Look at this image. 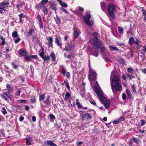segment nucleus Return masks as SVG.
<instances>
[{"instance_id":"nucleus-1","label":"nucleus","mask_w":146,"mask_h":146,"mask_svg":"<svg viewBox=\"0 0 146 146\" xmlns=\"http://www.w3.org/2000/svg\"><path fill=\"white\" fill-rule=\"evenodd\" d=\"M115 70L111 72L110 76L111 85V89L114 95H118L122 90V86L120 82V78L117 75H115Z\"/></svg>"},{"instance_id":"nucleus-2","label":"nucleus","mask_w":146,"mask_h":146,"mask_svg":"<svg viewBox=\"0 0 146 146\" xmlns=\"http://www.w3.org/2000/svg\"><path fill=\"white\" fill-rule=\"evenodd\" d=\"M95 92L97 95L102 103L104 104L106 108H108L110 105V102L109 100L104 97V95L101 90L97 87L96 86H94Z\"/></svg>"},{"instance_id":"nucleus-3","label":"nucleus","mask_w":146,"mask_h":146,"mask_svg":"<svg viewBox=\"0 0 146 146\" xmlns=\"http://www.w3.org/2000/svg\"><path fill=\"white\" fill-rule=\"evenodd\" d=\"M98 43V45L94 43V49H100V52L102 53L103 58L104 59L107 58L110 55L109 52L106 50L104 45L102 42L99 41Z\"/></svg>"},{"instance_id":"nucleus-4","label":"nucleus","mask_w":146,"mask_h":146,"mask_svg":"<svg viewBox=\"0 0 146 146\" xmlns=\"http://www.w3.org/2000/svg\"><path fill=\"white\" fill-rule=\"evenodd\" d=\"M108 11L110 15L113 18L114 17V14L117 12V7L112 4L110 3L108 6Z\"/></svg>"},{"instance_id":"nucleus-5","label":"nucleus","mask_w":146,"mask_h":146,"mask_svg":"<svg viewBox=\"0 0 146 146\" xmlns=\"http://www.w3.org/2000/svg\"><path fill=\"white\" fill-rule=\"evenodd\" d=\"M90 74L89 75V78L90 82L91 85H93V81L95 82L97 74L96 72L93 69L90 68Z\"/></svg>"},{"instance_id":"nucleus-6","label":"nucleus","mask_w":146,"mask_h":146,"mask_svg":"<svg viewBox=\"0 0 146 146\" xmlns=\"http://www.w3.org/2000/svg\"><path fill=\"white\" fill-rule=\"evenodd\" d=\"M9 2L6 0H4L0 3V13H2L4 9L9 6Z\"/></svg>"},{"instance_id":"nucleus-7","label":"nucleus","mask_w":146,"mask_h":146,"mask_svg":"<svg viewBox=\"0 0 146 146\" xmlns=\"http://www.w3.org/2000/svg\"><path fill=\"white\" fill-rule=\"evenodd\" d=\"M91 16L89 14H86L84 17V21L87 25L90 26H92L93 25L94 23L93 21H89L90 18Z\"/></svg>"},{"instance_id":"nucleus-8","label":"nucleus","mask_w":146,"mask_h":146,"mask_svg":"<svg viewBox=\"0 0 146 146\" xmlns=\"http://www.w3.org/2000/svg\"><path fill=\"white\" fill-rule=\"evenodd\" d=\"M54 39L55 43L60 48H62V43L61 39L59 36H55Z\"/></svg>"},{"instance_id":"nucleus-9","label":"nucleus","mask_w":146,"mask_h":146,"mask_svg":"<svg viewBox=\"0 0 146 146\" xmlns=\"http://www.w3.org/2000/svg\"><path fill=\"white\" fill-rule=\"evenodd\" d=\"M74 30V40L76 39L80 35V32L79 29L74 27L73 28Z\"/></svg>"},{"instance_id":"nucleus-10","label":"nucleus","mask_w":146,"mask_h":146,"mask_svg":"<svg viewBox=\"0 0 146 146\" xmlns=\"http://www.w3.org/2000/svg\"><path fill=\"white\" fill-rule=\"evenodd\" d=\"M93 35L95 37L96 39L97 40L96 41H94V42H93V47L94 48V43H95V44H96L97 45H98V42L99 41H100V42H101L100 40L98 39V35L97 33L96 32L94 33H93Z\"/></svg>"},{"instance_id":"nucleus-11","label":"nucleus","mask_w":146,"mask_h":146,"mask_svg":"<svg viewBox=\"0 0 146 146\" xmlns=\"http://www.w3.org/2000/svg\"><path fill=\"white\" fill-rule=\"evenodd\" d=\"M80 116L83 119H91V116L88 113L83 114L80 113Z\"/></svg>"},{"instance_id":"nucleus-12","label":"nucleus","mask_w":146,"mask_h":146,"mask_svg":"<svg viewBox=\"0 0 146 146\" xmlns=\"http://www.w3.org/2000/svg\"><path fill=\"white\" fill-rule=\"evenodd\" d=\"M48 42V44L49 47H52V42L53 38L52 36H49L46 38Z\"/></svg>"},{"instance_id":"nucleus-13","label":"nucleus","mask_w":146,"mask_h":146,"mask_svg":"<svg viewBox=\"0 0 146 146\" xmlns=\"http://www.w3.org/2000/svg\"><path fill=\"white\" fill-rule=\"evenodd\" d=\"M48 2V0H42L37 5L38 8H40V6L46 7L45 5Z\"/></svg>"},{"instance_id":"nucleus-14","label":"nucleus","mask_w":146,"mask_h":146,"mask_svg":"<svg viewBox=\"0 0 146 146\" xmlns=\"http://www.w3.org/2000/svg\"><path fill=\"white\" fill-rule=\"evenodd\" d=\"M109 49L111 51H115V52H118L119 49L115 45H110L109 46Z\"/></svg>"},{"instance_id":"nucleus-15","label":"nucleus","mask_w":146,"mask_h":146,"mask_svg":"<svg viewBox=\"0 0 146 146\" xmlns=\"http://www.w3.org/2000/svg\"><path fill=\"white\" fill-rule=\"evenodd\" d=\"M19 53L20 56H25L28 54L27 52L25 50L21 49L19 50Z\"/></svg>"},{"instance_id":"nucleus-16","label":"nucleus","mask_w":146,"mask_h":146,"mask_svg":"<svg viewBox=\"0 0 146 146\" xmlns=\"http://www.w3.org/2000/svg\"><path fill=\"white\" fill-rule=\"evenodd\" d=\"M36 30V29L34 28H32L30 29L29 31L28 35L29 37L32 36L33 34H35V31Z\"/></svg>"},{"instance_id":"nucleus-17","label":"nucleus","mask_w":146,"mask_h":146,"mask_svg":"<svg viewBox=\"0 0 146 146\" xmlns=\"http://www.w3.org/2000/svg\"><path fill=\"white\" fill-rule=\"evenodd\" d=\"M9 93L7 92H5L3 93L2 96L3 98L5 100H7L8 98L11 97L9 94Z\"/></svg>"},{"instance_id":"nucleus-18","label":"nucleus","mask_w":146,"mask_h":146,"mask_svg":"<svg viewBox=\"0 0 146 146\" xmlns=\"http://www.w3.org/2000/svg\"><path fill=\"white\" fill-rule=\"evenodd\" d=\"M39 8L42 9L44 15H47V14L48 13V9H47V6L43 7L40 6V8Z\"/></svg>"},{"instance_id":"nucleus-19","label":"nucleus","mask_w":146,"mask_h":146,"mask_svg":"<svg viewBox=\"0 0 146 146\" xmlns=\"http://www.w3.org/2000/svg\"><path fill=\"white\" fill-rule=\"evenodd\" d=\"M44 143L46 145L50 146H57L54 143H53L52 141H45Z\"/></svg>"},{"instance_id":"nucleus-20","label":"nucleus","mask_w":146,"mask_h":146,"mask_svg":"<svg viewBox=\"0 0 146 146\" xmlns=\"http://www.w3.org/2000/svg\"><path fill=\"white\" fill-rule=\"evenodd\" d=\"M44 46H43L40 49V50L38 51V52L39 53V54L40 56L41 57L42 56H44V49L43 48Z\"/></svg>"},{"instance_id":"nucleus-21","label":"nucleus","mask_w":146,"mask_h":146,"mask_svg":"<svg viewBox=\"0 0 146 146\" xmlns=\"http://www.w3.org/2000/svg\"><path fill=\"white\" fill-rule=\"evenodd\" d=\"M50 98V96H48L47 97V98L46 99V100L43 102V103L46 106L49 105L50 104V102H49Z\"/></svg>"},{"instance_id":"nucleus-22","label":"nucleus","mask_w":146,"mask_h":146,"mask_svg":"<svg viewBox=\"0 0 146 146\" xmlns=\"http://www.w3.org/2000/svg\"><path fill=\"white\" fill-rule=\"evenodd\" d=\"M7 88V89L9 92L8 93H10L13 91V87L11 86L9 84H8L6 85Z\"/></svg>"},{"instance_id":"nucleus-23","label":"nucleus","mask_w":146,"mask_h":146,"mask_svg":"<svg viewBox=\"0 0 146 146\" xmlns=\"http://www.w3.org/2000/svg\"><path fill=\"white\" fill-rule=\"evenodd\" d=\"M50 8L54 11H56L57 10L56 6L54 3H50Z\"/></svg>"},{"instance_id":"nucleus-24","label":"nucleus","mask_w":146,"mask_h":146,"mask_svg":"<svg viewBox=\"0 0 146 146\" xmlns=\"http://www.w3.org/2000/svg\"><path fill=\"white\" fill-rule=\"evenodd\" d=\"M19 36L18 33L17 31H13L12 35V36L13 38H15Z\"/></svg>"},{"instance_id":"nucleus-25","label":"nucleus","mask_w":146,"mask_h":146,"mask_svg":"<svg viewBox=\"0 0 146 146\" xmlns=\"http://www.w3.org/2000/svg\"><path fill=\"white\" fill-rule=\"evenodd\" d=\"M134 41L133 38L132 37H130L129 41V44L132 45L133 44H134Z\"/></svg>"},{"instance_id":"nucleus-26","label":"nucleus","mask_w":146,"mask_h":146,"mask_svg":"<svg viewBox=\"0 0 146 146\" xmlns=\"http://www.w3.org/2000/svg\"><path fill=\"white\" fill-rule=\"evenodd\" d=\"M24 58L27 62L31 61V56L26 55L24 56Z\"/></svg>"},{"instance_id":"nucleus-27","label":"nucleus","mask_w":146,"mask_h":146,"mask_svg":"<svg viewBox=\"0 0 146 146\" xmlns=\"http://www.w3.org/2000/svg\"><path fill=\"white\" fill-rule=\"evenodd\" d=\"M101 7L103 11H104L106 10V7L104 2H102L101 3Z\"/></svg>"},{"instance_id":"nucleus-28","label":"nucleus","mask_w":146,"mask_h":146,"mask_svg":"<svg viewBox=\"0 0 146 146\" xmlns=\"http://www.w3.org/2000/svg\"><path fill=\"white\" fill-rule=\"evenodd\" d=\"M41 58L44 60V61L49 60L50 59V57L48 55H44Z\"/></svg>"},{"instance_id":"nucleus-29","label":"nucleus","mask_w":146,"mask_h":146,"mask_svg":"<svg viewBox=\"0 0 146 146\" xmlns=\"http://www.w3.org/2000/svg\"><path fill=\"white\" fill-rule=\"evenodd\" d=\"M76 104L78 106V108H81L82 106L80 104V102L79 101V100L78 99H76Z\"/></svg>"},{"instance_id":"nucleus-30","label":"nucleus","mask_w":146,"mask_h":146,"mask_svg":"<svg viewBox=\"0 0 146 146\" xmlns=\"http://www.w3.org/2000/svg\"><path fill=\"white\" fill-rule=\"evenodd\" d=\"M126 92L127 96L129 97H131L132 96V94L130 92V91L128 89H127L126 90Z\"/></svg>"},{"instance_id":"nucleus-31","label":"nucleus","mask_w":146,"mask_h":146,"mask_svg":"<svg viewBox=\"0 0 146 146\" xmlns=\"http://www.w3.org/2000/svg\"><path fill=\"white\" fill-rule=\"evenodd\" d=\"M60 5L63 7H66L68 6L67 4L63 1H61L60 3Z\"/></svg>"},{"instance_id":"nucleus-32","label":"nucleus","mask_w":146,"mask_h":146,"mask_svg":"<svg viewBox=\"0 0 146 146\" xmlns=\"http://www.w3.org/2000/svg\"><path fill=\"white\" fill-rule=\"evenodd\" d=\"M45 97V95L43 94L39 96V100L40 101H42L43 100Z\"/></svg>"},{"instance_id":"nucleus-33","label":"nucleus","mask_w":146,"mask_h":146,"mask_svg":"<svg viewBox=\"0 0 146 146\" xmlns=\"http://www.w3.org/2000/svg\"><path fill=\"white\" fill-rule=\"evenodd\" d=\"M30 101L31 102L33 103H35L36 101L35 96H32L31 98L30 99Z\"/></svg>"},{"instance_id":"nucleus-34","label":"nucleus","mask_w":146,"mask_h":146,"mask_svg":"<svg viewBox=\"0 0 146 146\" xmlns=\"http://www.w3.org/2000/svg\"><path fill=\"white\" fill-rule=\"evenodd\" d=\"M26 143L27 145H29L31 144V139L30 138H26Z\"/></svg>"},{"instance_id":"nucleus-35","label":"nucleus","mask_w":146,"mask_h":146,"mask_svg":"<svg viewBox=\"0 0 146 146\" xmlns=\"http://www.w3.org/2000/svg\"><path fill=\"white\" fill-rule=\"evenodd\" d=\"M117 60L121 63H125V60L121 58L118 57Z\"/></svg>"},{"instance_id":"nucleus-36","label":"nucleus","mask_w":146,"mask_h":146,"mask_svg":"<svg viewBox=\"0 0 146 146\" xmlns=\"http://www.w3.org/2000/svg\"><path fill=\"white\" fill-rule=\"evenodd\" d=\"M50 56L52 58V60L53 61H54L55 60V56L54 54L53 53H51L50 54Z\"/></svg>"},{"instance_id":"nucleus-37","label":"nucleus","mask_w":146,"mask_h":146,"mask_svg":"<svg viewBox=\"0 0 146 146\" xmlns=\"http://www.w3.org/2000/svg\"><path fill=\"white\" fill-rule=\"evenodd\" d=\"M56 19L55 21L57 24H60V18L58 17V16H56Z\"/></svg>"},{"instance_id":"nucleus-38","label":"nucleus","mask_w":146,"mask_h":146,"mask_svg":"<svg viewBox=\"0 0 146 146\" xmlns=\"http://www.w3.org/2000/svg\"><path fill=\"white\" fill-rule=\"evenodd\" d=\"M0 39H1L2 42L1 43V45H3L5 43V39L1 36H0Z\"/></svg>"},{"instance_id":"nucleus-39","label":"nucleus","mask_w":146,"mask_h":146,"mask_svg":"<svg viewBox=\"0 0 146 146\" xmlns=\"http://www.w3.org/2000/svg\"><path fill=\"white\" fill-rule=\"evenodd\" d=\"M90 103L96 106V104L94 100L92 99H90L89 100Z\"/></svg>"},{"instance_id":"nucleus-40","label":"nucleus","mask_w":146,"mask_h":146,"mask_svg":"<svg viewBox=\"0 0 146 146\" xmlns=\"http://www.w3.org/2000/svg\"><path fill=\"white\" fill-rule=\"evenodd\" d=\"M72 46H69V48L65 47V48H64L63 50H66L67 51H69L72 48Z\"/></svg>"},{"instance_id":"nucleus-41","label":"nucleus","mask_w":146,"mask_h":146,"mask_svg":"<svg viewBox=\"0 0 146 146\" xmlns=\"http://www.w3.org/2000/svg\"><path fill=\"white\" fill-rule=\"evenodd\" d=\"M119 32L120 34H122L123 33V31L122 27H119L118 29Z\"/></svg>"},{"instance_id":"nucleus-42","label":"nucleus","mask_w":146,"mask_h":146,"mask_svg":"<svg viewBox=\"0 0 146 146\" xmlns=\"http://www.w3.org/2000/svg\"><path fill=\"white\" fill-rule=\"evenodd\" d=\"M21 88H19L18 89L16 93V95L17 96H20V94L21 92Z\"/></svg>"},{"instance_id":"nucleus-43","label":"nucleus","mask_w":146,"mask_h":146,"mask_svg":"<svg viewBox=\"0 0 146 146\" xmlns=\"http://www.w3.org/2000/svg\"><path fill=\"white\" fill-rule=\"evenodd\" d=\"M92 54L96 57H98V53L96 52H94L93 51L92 52V54Z\"/></svg>"},{"instance_id":"nucleus-44","label":"nucleus","mask_w":146,"mask_h":146,"mask_svg":"<svg viewBox=\"0 0 146 146\" xmlns=\"http://www.w3.org/2000/svg\"><path fill=\"white\" fill-rule=\"evenodd\" d=\"M62 73L64 75L66 73V70L64 67L62 66Z\"/></svg>"},{"instance_id":"nucleus-45","label":"nucleus","mask_w":146,"mask_h":146,"mask_svg":"<svg viewBox=\"0 0 146 146\" xmlns=\"http://www.w3.org/2000/svg\"><path fill=\"white\" fill-rule=\"evenodd\" d=\"M21 40V38L19 37H18L17 39H15L14 42L15 44L17 43Z\"/></svg>"},{"instance_id":"nucleus-46","label":"nucleus","mask_w":146,"mask_h":146,"mask_svg":"<svg viewBox=\"0 0 146 146\" xmlns=\"http://www.w3.org/2000/svg\"><path fill=\"white\" fill-rule=\"evenodd\" d=\"M23 14H20L19 15V20H20L19 22H22V18L23 17Z\"/></svg>"},{"instance_id":"nucleus-47","label":"nucleus","mask_w":146,"mask_h":146,"mask_svg":"<svg viewBox=\"0 0 146 146\" xmlns=\"http://www.w3.org/2000/svg\"><path fill=\"white\" fill-rule=\"evenodd\" d=\"M36 17H37V18L38 19V21L39 22L41 21H42L41 17L39 15V14L37 15Z\"/></svg>"},{"instance_id":"nucleus-48","label":"nucleus","mask_w":146,"mask_h":146,"mask_svg":"<svg viewBox=\"0 0 146 146\" xmlns=\"http://www.w3.org/2000/svg\"><path fill=\"white\" fill-rule=\"evenodd\" d=\"M61 11H62L64 12L66 14L68 13V12L66 9L63 8H61Z\"/></svg>"},{"instance_id":"nucleus-49","label":"nucleus","mask_w":146,"mask_h":146,"mask_svg":"<svg viewBox=\"0 0 146 146\" xmlns=\"http://www.w3.org/2000/svg\"><path fill=\"white\" fill-rule=\"evenodd\" d=\"M118 119L119 121L120 122L124 120L125 119V118L123 116H122Z\"/></svg>"},{"instance_id":"nucleus-50","label":"nucleus","mask_w":146,"mask_h":146,"mask_svg":"<svg viewBox=\"0 0 146 146\" xmlns=\"http://www.w3.org/2000/svg\"><path fill=\"white\" fill-rule=\"evenodd\" d=\"M3 110L2 111V113L4 114H6L7 113V111L5 110V108H3L2 109Z\"/></svg>"},{"instance_id":"nucleus-51","label":"nucleus","mask_w":146,"mask_h":146,"mask_svg":"<svg viewBox=\"0 0 146 146\" xmlns=\"http://www.w3.org/2000/svg\"><path fill=\"white\" fill-rule=\"evenodd\" d=\"M127 76L129 78V79L131 80L132 78H135V76H133L132 75L128 74Z\"/></svg>"},{"instance_id":"nucleus-52","label":"nucleus","mask_w":146,"mask_h":146,"mask_svg":"<svg viewBox=\"0 0 146 146\" xmlns=\"http://www.w3.org/2000/svg\"><path fill=\"white\" fill-rule=\"evenodd\" d=\"M39 22V25L40 28L43 29V26L42 24V21H40Z\"/></svg>"},{"instance_id":"nucleus-53","label":"nucleus","mask_w":146,"mask_h":146,"mask_svg":"<svg viewBox=\"0 0 146 146\" xmlns=\"http://www.w3.org/2000/svg\"><path fill=\"white\" fill-rule=\"evenodd\" d=\"M127 71L128 72L130 73L133 71V70L132 68L130 67L127 68Z\"/></svg>"},{"instance_id":"nucleus-54","label":"nucleus","mask_w":146,"mask_h":146,"mask_svg":"<svg viewBox=\"0 0 146 146\" xmlns=\"http://www.w3.org/2000/svg\"><path fill=\"white\" fill-rule=\"evenodd\" d=\"M135 87H136L135 86H134L133 85L132 87V89L133 90V91L134 93H136V91L135 89Z\"/></svg>"},{"instance_id":"nucleus-55","label":"nucleus","mask_w":146,"mask_h":146,"mask_svg":"<svg viewBox=\"0 0 146 146\" xmlns=\"http://www.w3.org/2000/svg\"><path fill=\"white\" fill-rule=\"evenodd\" d=\"M70 96V95L69 92H67L65 96V98H69Z\"/></svg>"},{"instance_id":"nucleus-56","label":"nucleus","mask_w":146,"mask_h":146,"mask_svg":"<svg viewBox=\"0 0 146 146\" xmlns=\"http://www.w3.org/2000/svg\"><path fill=\"white\" fill-rule=\"evenodd\" d=\"M119 122H120L119 121L118 119L114 120L113 123L114 124H116L119 123Z\"/></svg>"},{"instance_id":"nucleus-57","label":"nucleus","mask_w":146,"mask_h":146,"mask_svg":"<svg viewBox=\"0 0 146 146\" xmlns=\"http://www.w3.org/2000/svg\"><path fill=\"white\" fill-rule=\"evenodd\" d=\"M50 117L51 119L53 120L55 118V116L52 114H50Z\"/></svg>"},{"instance_id":"nucleus-58","label":"nucleus","mask_w":146,"mask_h":146,"mask_svg":"<svg viewBox=\"0 0 146 146\" xmlns=\"http://www.w3.org/2000/svg\"><path fill=\"white\" fill-rule=\"evenodd\" d=\"M139 44V40L137 39H136L135 41H134V44Z\"/></svg>"},{"instance_id":"nucleus-59","label":"nucleus","mask_w":146,"mask_h":146,"mask_svg":"<svg viewBox=\"0 0 146 146\" xmlns=\"http://www.w3.org/2000/svg\"><path fill=\"white\" fill-rule=\"evenodd\" d=\"M12 65L15 68H18V66L13 63H12Z\"/></svg>"},{"instance_id":"nucleus-60","label":"nucleus","mask_w":146,"mask_h":146,"mask_svg":"<svg viewBox=\"0 0 146 146\" xmlns=\"http://www.w3.org/2000/svg\"><path fill=\"white\" fill-rule=\"evenodd\" d=\"M140 121L141 123V125L143 126L145 124V121L144 120H141Z\"/></svg>"},{"instance_id":"nucleus-61","label":"nucleus","mask_w":146,"mask_h":146,"mask_svg":"<svg viewBox=\"0 0 146 146\" xmlns=\"http://www.w3.org/2000/svg\"><path fill=\"white\" fill-rule=\"evenodd\" d=\"M122 98L124 100H125L126 99V95L125 94H123L122 95Z\"/></svg>"},{"instance_id":"nucleus-62","label":"nucleus","mask_w":146,"mask_h":146,"mask_svg":"<svg viewBox=\"0 0 146 146\" xmlns=\"http://www.w3.org/2000/svg\"><path fill=\"white\" fill-rule=\"evenodd\" d=\"M83 143V142L81 141H80L78 142H77L76 143V145L78 146H80Z\"/></svg>"},{"instance_id":"nucleus-63","label":"nucleus","mask_w":146,"mask_h":146,"mask_svg":"<svg viewBox=\"0 0 146 146\" xmlns=\"http://www.w3.org/2000/svg\"><path fill=\"white\" fill-rule=\"evenodd\" d=\"M143 51L146 52V46L144 45L143 47Z\"/></svg>"},{"instance_id":"nucleus-64","label":"nucleus","mask_w":146,"mask_h":146,"mask_svg":"<svg viewBox=\"0 0 146 146\" xmlns=\"http://www.w3.org/2000/svg\"><path fill=\"white\" fill-rule=\"evenodd\" d=\"M32 120L33 122H35L36 120V118L35 116H33L32 117Z\"/></svg>"}]
</instances>
